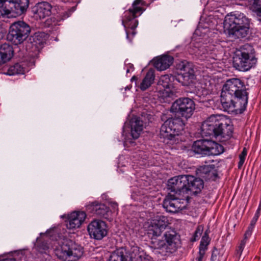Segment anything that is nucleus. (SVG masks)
Here are the masks:
<instances>
[{
  "label": "nucleus",
  "instance_id": "obj_7",
  "mask_svg": "<svg viewBox=\"0 0 261 261\" xmlns=\"http://www.w3.org/2000/svg\"><path fill=\"white\" fill-rule=\"evenodd\" d=\"M31 28L23 21L13 23L10 27L7 35V40L12 44L17 45L22 43L29 37Z\"/></svg>",
  "mask_w": 261,
  "mask_h": 261
},
{
  "label": "nucleus",
  "instance_id": "obj_16",
  "mask_svg": "<svg viewBox=\"0 0 261 261\" xmlns=\"http://www.w3.org/2000/svg\"><path fill=\"white\" fill-rule=\"evenodd\" d=\"M86 214L83 211H74L68 215L66 227L69 229L79 228L84 222Z\"/></svg>",
  "mask_w": 261,
  "mask_h": 261
},
{
  "label": "nucleus",
  "instance_id": "obj_39",
  "mask_svg": "<svg viewBox=\"0 0 261 261\" xmlns=\"http://www.w3.org/2000/svg\"><path fill=\"white\" fill-rule=\"evenodd\" d=\"M258 219V217H257V216H254L253 218H252V220L251 221L250 224H251V225H252V226H255Z\"/></svg>",
  "mask_w": 261,
  "mask_h": 261
},
{
  "label": "nucleus",
  "instance_id": "obj_23",
  "mask_svg": "<svg viewBox=\"0 0 261 261\" xmlns=\"http://www.w3.org/2000/svg\"><path fill=\"white\" fill-rule=\"evenodd\" d=\"M143 129V121L140 120V118L137 117L132 119L131 122V135L134 139H136L139 138Z\"/></svg>",
  "mask_w": 261,
  "mask_h": 261
},
{
  "label": "nucleus",
  "instance_id": "obj_3",
  "mask_svg": "<svg viewBox=\"0 0 261 261\" xmlns=\"http://www.w3.org/2000/svg\"><path fill=\"white\" fill-rule=\"evenodd\" d=\"M177 68L180 72L177 77L172 75H164L158 81V86L160 90L163 89L166 96L171 97L176 92L173 83L175 80L182 85L188 86L193 82L195 77L193 66L191 63L182 61L177 65Z\"/></svg>",
  "mask_w": 261,
  "mask_h": 261
},
{
  "label": "nucleus",
  "instance_id": "obj_43",
  "mask_svg": "<svg viewBox=\"0 0 261 261\" xmlns=\"http://www.w3.org/2000/svg\"><path fill=\"white\" fill-rule=\"evenodd\" d=\"M240 161L239 162L238 167L240 168L244 163L245 159L242 158H239Z\"/></svg>",
  "mask_w": 261,
  "mask_h": 261
},
{
  "label": "nucleus",
  "instance_id": "obj_2",
  "mask_svg": "<svg viewBox=\"0 0 261 261\" xmlns=\"http://www.w3.org/2000/svg\"><path fill=\"white\" fill-rule=\"evenodd\" d=\"M248 94L245 86L240 79L228 80L223 85L221 94V103L224 110L236 114L246 110Z\"/></svg>",
  "mask_w": 261,
  "mask_h": 261
},
{
  "label": "nucleus",
  "instance_id": "obj_44",
  "mask_svg": "<svg viewBox=\"0 0 261 261\" xmlns=\"http://www.w3.org/2000/svg\"><path fill=\"white\" fill-rule=\"evenodd\" d=\"M0 261H16V259H15L14 258H8L0 259Z\"/></svg>",
  "mask_w": 261,
  "mask_h": 261
},
{
  "label": "nucleus",
  "instance_id": "obj_37",
  "mask_svg": "<svg viewBox=\"0 0 261 261\" xmlns=\"http://www.w3.org/2000/svg\"><path fill=\"white\" fill-rule=\"evenodd\" d=\"M207 49L205 48L204 46H201L198 47L196 53L198 55H202L207 53Z\"/></svg>",
  "mask_w": 261,
  "mask_h": 261
},
{
  "label": "nucleus",
  "instance_id": "obj_45",
  "mask_svg": "<svg viewBox=\"0 0 261 261\" xmlns=\"http://www.w3.org/2000/svg\"><path fill=\"white\" fill-rule=\"evenodd\" d=\"M254 226H252V225H251V224H250V225L249 226L248 229H247V230L251 231V232H252V231L254 228Z\"/></svg>",
  "mask_w": 261,
  "mask_h": 261
},
{
  "label": "nucleus",
  "instance_id": "obj_29",
  "mask_svg": "<svg viewBox=\"0 0 261 261\" xmlns=\"http://www.w3.org/2000/svg\"><path fill=\"white\" fill-rule=\"evenodd\" d=\"M24 72V69L18 63L15 64V65L10 66L6 73L7 74L9 75H14L18 74H23Z\"/></svg>",
  "mask_w": 261,
  "mask_h": 261
},
{
  "label": "nucleus",
  "instance_id": "obj_1",
  "mask_svg": "<svg viewBox=\"0 0 261 261\" xmlns=\"http://www.w3.org/2000/svg\"><path fill=\"white\" fill-rule=\"evenodd\" d=\"M168 224L167 218L160 215L145 225L152 247L164 255L175 252L180 241V236L174 229L170 227L166 229Z\"/></svg>",
  "mask_w": 261,
  "mask_h": 261
},
{
  "label": "nucleus",
  "instance_id": "obj_5",
  "mask_svg": "<svg viewBox=\"0 0 261 261\" xmlns=\"http://www.w3.org/2000/svg\"><path fill=\"white\" fill-rule=\"evenodd\" d=\"M224 25L229 35L243 38L248 34L250 22L244 14L239 13L225 17Z\"/></svg>",
  "mask_w": 261,
  "mask_h": 261
},
{
  "label": "nucleus",
  "instance_id": "obj_34",
  "mask_svg": "<svg viewBox=\"0 0 261 261\" xmlns=\"http://www.w3.org/2000/svg\"><path fill=\"white\" fill-rule=\"evenodd\" d=\"M203 231V226L202 225H198L194 232L193 235V239H192V241H196V240H197L201 236Z\"/></svg>",
  "mask_w": 261,
  "mask_h": 261
},
{
  "label": "nucleus",
  "instance_id": "obj_42",
  "mask_svg": "<svg viewBox=\"0 0 261 261\" xmlns=\"http://www.w3.org/2000/svg\"><path fill=\"white\" fill-rule=\"evenodd\" d=\"M260 211H261V204H259L257 210L256 211V213H255L254 216H257V217L259 218V216L260 213Z\"/></svg>",
  "mask_w": 261,
  "mask_h": 261
},
{
  "label": "nucleus",
  "instance_id": "obj_9",
  "mask_svg": "<svg viewBox=\"0 0 261 261\" xmlns=\"http://www.w3.org/2000/svg\"><path fill=\"white\" fill-rule=\"evenodd\" d=\"M185 124L180 118H170L168 119L161 126L160 135L165 138L172 140L179 135L184 130Z\"/></svg>",
  "mask_w": 261,
  "mask_h": 261
},
{
  "label": "nucleus",
  "instance_id": "obj_38",
  "mask_svg": "<svg viewBox=\"0 0 261 261\" xmlns=\"http://www.w3.org/2000/svg\"><path fill=\"white\" fill-rule=\"evenodd\" d=\"M251 234L252 232L250 231V230L248 231L247 230L244 234V237L243 240H245V241H246L247 239L251 236Z\"/></svg>",
  "mask_w": 261,
  "mask_h": 261
},
{
  "label": "nucleus",
  "instance_id": "obj_10",
  "mask_svg": "<svg viewBox=\"0 0 261 261\" xmlns=\"http://www.w3.org/2000/svg\"><path fill=\"white\" fill-rule=\"evenodd\" d=\"M195 109V103L191 99L180 98L173 102L171 111L188 119L193 114Z\"/></svg>",
  "mask_w": 261,
  "mask_h": 261
},
{
  "label": "nucleus",
  "instance_id": "obj_32",
  "mask_svg": "<svg viewBox=\"0 0 261 261\" xmlns=\"http://www.w3.org/2000/svg\"><path fill=\"white\" fill-rule=\"evenodd\" d=\"M218 178V174L216 169V167L215 166L212 169V170L207 174V175H205V177L203 178L205 180H216Z\"/></svg>",
  "mask_w": 261,
  "mask_h": 261
},
{
  "label": "nucleus",
  "instance_id": "obj_46",
  "mask_svg": "<svg viewBox=\"0 0 261 261\" xmlns=\"http://www.w3.org/2000/svg\"><path fill=\"white\" fill-rule=\"evenodd\" d=\"M137 77L136 76H133L131 79V81H133V80L137 81Z\"/></svg>",
  "mask_w": 261,
  "mask_h": 261
},
{
  "label": "nucleus",
  "instance_id": "obj_33",
  "mask_svg": "<svg viewBox=\"0 0 261 261\" xmlns=\"http://www.w3.org/2000/svg\"><path fill=\"white\" fill-rule=\"evenodd\" d=\"M246 244V241L242 240L236 250V256L239 259Z\"/></svg>",
  "mask_w": 261,
  "mask_h": 261
},
{
  "label": "nucleus",
  "instance_id": "obj_11",
  "mask_svg": "<svg viewBox=\"0 0 261 261\" xmlns=\"http://www.w3.org/2000/svg\"><path fill=\"white\" fill-rule=\"evenodd\" d=\"M187 175H179L171 178L167 184V189L170 193L168 196L174 194L184 195L188 194V181Z\"/></svg>",
  "mask_w": 261,
  "mask_h": 261
},
{
  "label": "nucleus",
  "instance_id": "obj_6",
  "mask_svg": "<svg viewBox=\"0 0 261 261\" xmlns=\"http://www.w3.org/2000/svg\"><path fill=\"white\" fill-rule=\"evenodd\" d=\"M251 48L249 45H244L236 52L233 57V65L237 69L247 71L256 64V58L251 55L248 49Z\"/></svg>",
  "mask_w": 261,
  "mask_h": 261
},
{
  "label": "nucleus",
  "instance_id": "obj_20",
  "mask_svg": "<svg viewBox=\"0 0 261 261\" xmlns=\"http://www.w3.org/2000/svg\"><path fill=\"white\" fill-rule=\"evenodd\" d=\"M173 58L170 56L164 55L154 60V67L159 71H163L168 68L172 64Z\"/></svg>",
  "mask_w": 261,
  "mask_h": 261
},
{
  "label": "nucleus",
  "instance_id": "obj_22",
  "mask_svg": "<svg viewBox=\"0 0 261 261\" xmlns=\"http://www.w3.org/2000/svg\"><path fill=\"white\" fill-rule=\"evenodd\" d=\"M208 140H199L194 142L192 150L197 154L207 155Z\"/></svg>",
  "mask_w": 261,
  "mask_h": 261
},
{
  "label": "nucleus",
  "instance_id": "obj_13",
  "mask_svg": "<svg viewBox=\"0 0 261 261\" xmlns=\"http://www.w3.org/2000/svg\"><path fill=\"white\" fill-rule=\"evenodd\" d=\"M87 230L91 238L100 240L107 235L108 227L103 221L95 219L88 224Z\"/></svg>",
  "mask_w": 261,
  "mask_h": 261
},
{
  "label": "nucleus",
  "instance_id": "obj_12",
  "mask_svg": "<svg viewBox=\"0 0 261 261\" xmlns=\"http://www.w3.org/2000/svg\"><path fill=\"white\" fill-rule=\"evenodd\" d=\"M214 137L221 142H226L232 136V126L229 124L230 120L223 115H219Z\"/></svg>",
  "mask_w": 261,
  "mask_h": 261
},
{
  "label": "nucleus",
  "instance_id": "obj_40",
  "mask_svg": "<svg viewBox=\"0 0 261 261\" xmlns=\"http://www.w3.org/2000/svg\"><path fill=\"white\" fill-rule=\"evenodd\" d=\"M247 155V151L245 148L243 149V150L239 155V158H242L245 159V156Z\"/></svg>",
  "mask_w": 261,
  "mask_h": 261
},
{
  "label": "nucleus",
  "instance_id": "obj_14",
  "mask_svg": "<svg viewBox=\"0 0 261 261\" xmlns=\"http://www.w3.org/2000/svg\"><path fill=\"white\" fill-rule=\"evenodd\" d=\"M190 197L179 198L177 197H166L163 201V207L171 213H175L186 209Z\"/></svg>",
  "mask_w": 261,
  "mask_h": 261
},
{
  "label": "nucleus",
  "instance_id": "obj_15",
  "mask_svg": "<svg viewBox=\"0 0 261 261\" xmlns=\"http://www.w3.org/2000/svg\"><path fill=\"white\" fill-rule=\"evenodd\" d=\"M219 115H211L203 122L201 127V135L205 137L214 136Z\"/></svg>",
  "mask_w": 261,
  "mask_h": 261
},
{
  "label": "nucleus",
  "instance_id": "obj_31",
  "mask_svg": "<svg viewBox=\"0 0 261 261\" xmlns=\"http://www.w3.org/2000/svg\"><path fill=\"white\" fill-rule=\"evenodd\" d=\"M214 166V165H208L200 166L198 169L200 175L202 178H204L205 175H207V174H208V173L212 170Z\"/></svg>",
  "mask_w": 261,
  "mask_h": 261
},
{
  "label": "nucleus",
  "instance_id": "obj_25",
  "mask_svg": "<svg viewBox=\"0 0 261 261\" xmlns=\"http://www.w3.org/2000/svg\"><path fill=\"white\" fill-rule=\"evenodd\" d=\"M109 261H130L126 250L123 248L117 249L109 257Z\"/></svg>",
  "mask_w": 261,
  "mask_h": 261
},
{
  "label": "nucleus",
  "instance_id": "obj_35",
  "mask_svg": "<svg viewBox=\"0 0 261 261\" xmlns=\"http://www.w3.org/2000/svg\"><path fill=\"white\" fill-rule=\"evenodd\" d=\"M220 253L218 249L214 248L212 251L210 261H220Z\"/></svg>",
  "mask_w": 261,
  "mask_h": 261
},
{
  "label": "nucleus",
  "instance_id": "obj_21",
  "mask_svg": "<svg viewBox=\"0 0 261 261\" xmlns=\"http://www.w3.org/2000/svg\"><path fill=\"white\" fill-rule=\"evenodd\" d=\"M13 52L12 46L7 43L3 44L0 46V65L5 64L11 59Z\"/></svg>",
  "mask_w": 261,
  "mask_h": 261
},
{
  "label": "nucleus",
  "instance_id": "obj_27",
  "mask_svg": "<svg viewBox=\"0 0 261 261\" xmlns=\"http://www.w3.org/2000/svg\"><path fill=\"white\" fill-rule=\"evenodd\" d=\"M73 12V8H72L70 10H68L67 11H65L63 12H62L59 15H57L56 17H51L50 18V21H51V23H49V20H47L46 21V23L48 25H56L58 24V23L59 21L61 20H64L65 19L69 17L72 14Z\"/></svg>",
  "mask_w": 261,
  "mask_h": 261
},
{
  "label": "nucleus",
  "instance_id": "obj_30",
  "mask_svg": "<svg viewBox=\"0 0 261 261\" xmlns=\"http://www.w3.org/2000/svg\"><path fill=\"white\" fill-rule=\"evenodd\" d=\"M210 242V239L208 237V232L206 231L201 240L199 250L203 251V252L205 253V250L207 249V246L209 244Z\"/></svg>",
  "mask_w": 261,
  "mask_h": 261
},
{
  "label": "nucleus",
  "instance_id": "obj_18",
  "mask_svg": "<svg viewBox=\"0 0 261 261\" xmlns=\"http://www.w3.org/2000/svg\"><path fill=\"white\" fill-rule=\"evenodd\" d=\"M187 179L188 180V185L187 186V188L188 189V194L189 192L193 194H198L203 188L204 184L201 179L196 178L192 175H187Z\"/></svg>",
  "mask_w": 261,
  "mask_h": 261
},
{
  "label": "nucleus",
  "instance_id": "obj_36",
  "mask_svg": "<svg viewBox=\"0 0 261 261\" xmlns=\"http://www.w3.org/2000/svg\"><path fill=\"white\" fill-rule=\"evenodd\" d=\"M204 254L203 251L199 250L198 255L195 258L196 261H202Z\"/></svg>",
  "mask_w": 261,
  "mask_h": 261
},
{
  "label": "nucleus",
  "instance_id": "obj_26",
  "mask_svg": "<svg viewBox=\"0 0 261 261\" xmlns=\"http://www.w3.org/2000/svg\"><path fill=\"white\" fill-rule=\"evenodd\" d=\"M154 78L155 75L153 70L152 69L149 70L140 84L141 90L144 91L148 88L153 83Z\"/></svg>",
  "mask_w": 261,
  "mask_h": 261
},
{
  "label": "nucleus",
  "instance_id": "obj_17",
  "mask_svg": "<svg viewBox=\"0 0 261 261\" xmlns=\"http://www.w3.org/2000/svg\"><path fill=\"white\" fill-rule=\"evenodd\" d=\"M52 7L47 2H42L36 4L32 9V11L36 17L44 19L50 16L51 13Z\"/></svg>",
  "mask_w": 261,
  "mask_h": 261
},
{
  "label": "nucleus",
  "instance_id": "obj_41",
  "mask_svg": "<svg viewBox=\"0 0 261 261\" xmlns=\"http://www.w3.org/2000/svg\"><path fill=\"white\" fill-rule=\"evenodd\" d=\"M257 15L258 20L261 22V8H258L257 10Z\"/></svg>",
  "mask_w": 261,
  "mask_h": 261
},
{
  "label": "nucleus",
  "instance_id": "obj_4",
  "mask_svg": "<svg viewBox=\"0 0 261 261\" xmlns=\"http://www.w3.org/2000/svg\"><path fill=\"white\" fill-rule=\"evenodd\" d=\"M55 250L57 257L63 261H77L83 254V248L71 240H60Z\"/></svg>",
  "mask_w": 261,
  "mask_h": 261
},
{
  "label": "nucleus",
  "instance_id": "obj_8",
  "mask_svg": "<svg viewBox=\"0 0 261 261\" xmlns=\"http://www.w3.org/2000/svg\"><path fill=\"white\" fill-rule=\"evenodd\" d=\"M29 0H0V17L20 15L27 9Z\"/></svg>",
  "mask_w": 261,
  "mask_h": 261
},
{
  "label": "nucleus",
  "instance_id": "obj_24",
  "mask_svg": "<svg viewBox=\"0 0 261 261\" xmlns=\"http://www.w3.org/2000/svg\"><path fill=\"white\" fill-rule=\"evenodd\" d=\"M223 151V146L215 141L208 140L207 155H218Z\"/></svg>",
  "mask_w": 261,
  "mask_h": 261
},
{
  "label": "nucleus",
  "instance_id": "obj_19",
  "mask_svg": "<svg viewBox=\"0 0 261 261\" xmlns=\"http://www.w3.org/2000/svg\"><path fill=\"white\" fill-rule=\"evenodd\" d=\"M86 208L89 213L102 217H105L109 211V208L105 204L96 202L89 204Z\"/></svg>",
  "mask_w": 261,
  "mask_h": 261
},
{
  "label": "nucleus",
  "instance_id": "obj_28",
  "mask_svg": "<svg viewBox=\"0 0 261 261\" xmlns=\"http://www.w3.org/2000/svg\"><path fill=\"white\" fill-rule=\"evenodd\" d=\"M142 254L138 247L133 246L131 248L128 258L130 259V261H140L142 260Z\"/></svg>",
  "mask_w": 261,
  "mask_h": 261
}]
</instances>
